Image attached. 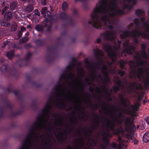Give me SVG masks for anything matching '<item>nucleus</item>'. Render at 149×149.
<instances>
[{"mask_svg": "<svg viewBox=\"0 0 149 149\" xmlns=\"http://www.w3.org/2000/svg\"><path fill=\"white\" fill-rule=\"evenodd\" d=\"M33 9V6L31 5H30L28 6L26 8V10L29 12H30L32 11Z\"/></svg>", "mask_w": 149, "mask_h": 149, "instance_id": "obj_31", "label": "nucleus"}, {"mask_svg": "<svg viewBox=\"0 0 149 149\" xmlns=\"http://www.w3.org/2000/svg\"><path fill=\"white\" fill-rule=\"evenodd\" d=\"M104 91L106 93H108L107 90V88H106L105 87L104 88Z\"/></svg>", "mask_w": 149, "mask_h": 149, "instance_id": "obj_52", "label": "nucleus"}, {"mask_svg": "<svg viewBox=\"0 0 149 149\" xmlns=\"http://www.w3.org/2000/svg\"><path fill=\"white\" fill-rule=\"evenodd\" d=\"M74 65H69L67 66V69L69 73L68 74H64L61 76L60 80L65 81L67 79L70 80L68 86L70 89H68L62 85H58L54 88V95L59 100V104H62L64 102L66 101H74V97L77 92L79 91L82 86V79L84 76L83 70L81 68H77V76L71 72L74 68Z\"/></svg>", "mask_w": 149, "mask_h": 149, "instance_id": "obj_3", "label": "nucleus"}, {"mask_svg": "<svg viewBox=\"0 0 149 149\" xmlns=\"http://www.w3.org/2000/svg\"><path fill=\"white\" fill-rule=\"evenodd\" d=\"M144 127H143V128H140L141 129H144Z\"/></svg>", "mask_w": 149, "mask_h": 149, "instance_id": "obj_62", "label": "nucleus"}, {"mask_svg": "<svg viewBox=\"0 0 149 149\" xmlns=\"http://www.w3.org/2000/svg\"><path fill=\"white\" fill-rule=\"evenodd\" d=\"M134 144H137L138 143V141L137 140L135 139L134 140Z\"/></svg>", "mask_w": 149, "mask_h": 149, "instance_id": "obj_48", "label": "nucleus"}, {"mask_svg": "<svg viewBox=\"0 0 149 149\" xmlns=\"http://www.w3.org/2000/svg\"><path fill=\"white\" fill-rule=\"evenodd\" d=\"M122 116V114L120 113L118 115V117H116L115 120H114V121L118 124H121L123 121V120L121 119Z\"/></svg>", "mask_w": 149, "mask_h": 149, "instance_id": "obj_15", "label": "nucleus"}, {"mask_svg": "<svg viewBox=\"0 0 149 149\" xmlns=\"http://www.w3.org/2000/svg\"><path fill=\"white\" fill-rule=\"evenodd\" d=\"M112 136V135L111 134L107 132L104 134L103 137V139L106 141L107 140L109 137H111Z\"/></svg>", "mask_w": 149, "mask_h": 149, "instance_id": "obj_20", "label": "nucleus"}, {"mask_svg": "<svg viewBox=\"0 0 149 149\" xmlns=\"http://www.w3.org/2000/svg\"><path fill=\"white\" fill-rule=\"evenodd\" d=\"M31 26L30 25H28L27 26V27L28 28H31Z\"/></svg>", "mask_w": 149, "mask_h": 149, "instance_id": "obj_57", "label": "nucleus"}, {"mask_svg": "<svg viewBox=\"0 0 149 149\" xmlns=\"http://www.w3.org/2000/svg\"><path fill=\"white\" fill-rule=\"evenodd\" d=\"M1 100L2 102L4 104V107L6 108H9V101L6 96L4 98L1 99Z\"/></svg>", "mask_w": 149, "mask_h": 149, "instance_id": "obj_14", "label": "nucleus"}, {"mask_svg": "<svg viewBox=\"0 0 149 149\" xmlns=\"http://www.w3.org/2000/svg\"><path fill=\"white\" fill-rule=\"evenodd\" d=\"M141 47L142 50L134 57L136 63L130 61V64L131 68L139 65L143 67L138 68L136 75L140 81L143 82L146 86H148L149 84V64L144 59H149V57L145 52L146 45L142 44Z\"/></svg>", "mask_w": 149, "mask_h": 149, "instance_id": "obj_5", "label": "nucleus"}, {"mask_svg": "<svg viewBox=\"0 0 149 149\" xmlns=\"http://www.w3.org/2000/svg\"><path fill=\"white\" fill-rule=\"evenodd\" d=\"M121 42L120 41H118L117 43H115L113 47L109 43H105L103 45V49L107 53L113 62H114L117 58L116 51L120 48Z\"/></svg>", "mask_w": 149, "mask_h": 149, "instance_id": "obj_8", "label": "nucleus"}, {"mask_svg": "<svg viewBox=\"0 0 149 149\" xmlns=\"http://www.w3.org/2000/svg\"><path fill=\"white\" fill-rule=\"evenodd\" d=\"M29 55H30L31 53H29Z\"/></svg>", "mask_w": 149, "mask_h": 149, "instance_id": "obj_63", "label": "nucleus"}, {"mask_svg": "<svg viewBox=\"0 0 149 149\" xmlns=\"http://www.w3.org/2000/svg\"><path fill=\"white\" fill-rule=\"evenodd\" d=\"M120 67L122 69H123L124 67V65L126 63V62L124 60H121L120 62Z\"/></svg>", "mask_w": 149, "mask_h": 149, "instance_id": "obj_30", "label": "nucleus"}, {"mask_svg": "<svg viewBox=\"0 0 149 149\" xmlns=\"http://www.w3.org/2000/svg\"><path fill=\"white\" fill-rule=\"evenodd\" d=\"M122 137L118 135V141L119 143V145L120 147H121V146H123L124 145V143H125V140H122Z\"/></svg>", "mask_w": 149, "mask_h": 149, "instance_id": "obj_19", "label": "nucleus"}, {"mask_svg": "<svg viewBox=\"0 0 149 149\" xmlns=\"http://www.w3.org/2000/svg\"><path fill=\"white\" fill-rule=\"evenodd\" d=\"M35 13L36 15H37L38 16H39L40 15V13L38 10H35Z\"/></svg>", "mask_w": 149, "mask_h": 149, "instance_id": "obj_42", "label": "nucleus"}, {"mask_svg": "<svg viewBox=\"0 0 149 149\" xmlns=\"http://www.w3.org/2000/svg\"><path fill=\"white\" fill-rule=\"evenodd\" d=\"M36 29L37 30L40 31L42 30V27L39 25H37L36 27Z\"/></svg>", "mask_w": 149, "mask_h": 149, "instance_id": "obj_34", "label": "nucleus"}, {"mask_svg": "<svg viewBox=\"0 0 149 149\" xmlns=\"http://www.w3.org/2000/svg\"><path fill=\"white\" fill-rule=\"evenodd\" d=\"M127 101L126 99H125L123 98L121 99V103L123 106L126 108H127Z\"/></svg>", "mask_w": 149, "mask_h": 149, "instance_id": "obj_24", "label": "nucleus"}, {"mask_svg": "<svg viewBox=\"0 0 149 149\" xmlns=\"http://www.w3.org/2000/svg\"><path fill=\"white\" fill-rule=\"evenodd\" d=\"M7 8V6L4 7L3 8L2 11V14H3L6 11Z\"/></svg>", "mask_w": 149, "mask_h": 149, "instance_id": "obj_38", "label": "nucleus"}, {"mask_svg": "<svg viewBox=\"0 0 149 149\" xmlns=\"http://www.w3.org/2000/svg\"><path fill=\"white\" fill-rule=\"evenodd\" d=\"M111 145L113 148H115L117 147V144L115 143H112Z\"/></svg>", "mask_w": 149, "mask_h": 149, "instance_id": "obj_45", "label": "nucleus"}, {"mask_svg": "<svg viewBox=\"0 0 149 149\" xmlns=\"http://www.w3.org/2000/svg\"><path fill=\"white\" fill-rule=\"evenodd\" d=\"M6 56L9 59V52H7Z\"/></svg>", "mask_w": 149, "mask_h": 149, "instance_id": "obj_46", "label": "nucleus"}, {"mask_svg": "<svg viewBox=\"0 0 149 149\" xmlns=\"http://www.w3.org/2000/svg\"><path fill=\"white\" fill-rule=\"evenodd\" d=\"M95 145V144L94 143L93 144H91L90 146L91 147H92L93 146H94Z\"/></svg>", "mask_w": 149, "mask_h": 149, "instance_id": "obj_55", "label": "nucleus"}, {"mask_svg": "<svg viewBox=\"0 0 149 149\" xmlns=\"http://www.w3.org/2000/svg\"><path fill=\"white\" fill-rule=\"evenodd\" d=\"M21 30L22 31H24L26 30V29L24 27H21Z\"/></svg>", "mask_w": 149, "mask_h": 149, "instance_id": "obj_47", "label": "nucleus"}, {"mask_svg": "<svg viewBox=\"0 0 149 149\" xmlns=\"http://www.w3.org/2000/svg\"><path fill=\"white\" fill-rule=\"evenodd\" d=\"M14 55V52L13 51H10V59Z\"/></svg>", "mask_w": 149, "mask_h": 149, "instance_id": "obj_40", "label": "nucleus"}, {"mask_svg": "<svg viewBox=\"0 0 149 149\" xmlns=\"http://www.w3.org/2000/svg\"><path fill=\"white\" fill-rule=\"evenodd\" d=\"M54 119V123L55 125H61L63 121L60 118L55 117Z\"/></svg>", "mask_w": 149, "mask_h": 149, "instance_id": "obj_16", "label": "nucleus"}, {"mask_svg": "<svg viewBox=\"0 0 149 149\" xmlns=\"http://www.w3.org/2000/svg\"><path fill=\"white\" fill-rule=\"evenodd\" d=\"M102 36H104L105 39L109 40H114L116 38L115 33L113 31H109L102 35Z\"/></svg>", "mask_w": 149, "mask_h": 149, "instance_id": "obj_11", "label": "nucleus"}, {"mask_svg": "<svg viewBox=\"0 0 149 149\" xmlns=\"http://www.w3.org/2000/svg\"><path fill=\"white\" fill-rule=\"evenodd\" d=\"M8 43V42L7 40L5 41L3 43V45L2 46V48H4Z\"/></svg>", "mask_w": 149, "mask_h": 149, "instance_id": "obj_37", "label": "nucleus"}, {"mask_svg": "<svg viewBox=\"0 0 149 149\" xmlns=\"http://www.w3.org/2000/svg\"><path fill=\"white\" fill-rule=\"evenodd\" d=\"M11 29L10 31H15L17 29V25L16 23H13L11 25Z\"/></svg>", "mask_w": 149, "mask_h": 149, "instance_id": "obj_26", "label": "nucleus"}, {"mask_svg": "<svg viewBox=\"0 0 149 149\" xmlns=\"http://www.w3.org/2000/svg\"><path fill=\"white\" fill-rule=\"evenodd\" d=\"M60 16L61 17H62L63 16H66V15L65 13H62L61 14Z\"/></svg>", "mask_w": 149, "mask_h": 149, "instance_id": "obj_51", "label": "nucleus"}, {"mask_svg": "<svg viewBox=\"0 0 149 149\" xmlns=\"http://www.w3.org/2000/svg\"><path fill=\"white\" fill-rule=\"evenodd\" d=\"M46 22V24L45 25V26H47V25L48 24H50V22L49 21H47V20H46L45 21Z\"/></svg>", "mask_w": 149, "mask_h": 149, "instance_id": "obj_49", "label": "nucleus"}, {"mask_svg": "<svg viewBox=\"0 0 149 149\" xmlns=\"http://www.w3.org/2000/svg\"><path fill=\"white\" fill-rule=\"evenodd\" d=\"M4 18L7 21L9 20V11L5 14L4 15Z\"/></svg>", "mask_w": 149, "mask_h": 149, "instance_id": "obj_27", "label": "nucleus"}, {"mask_svg": "<svg viewBox=\"0 0 149 149\" xmlns=\"http://www.w3.org/2000/svg\"><path fill=\"white\" fill-rule=\"evenodd\" d=\"M101 39L100 38H98L97 40V42L98 43H100L101 42Z\"/></svg>", "mask_w": 149, "mask_h": 149, "instance_id": "obj_50", "label": "nucleus"}, {"mask_svg": "<svg viewBox=\"0 0 149 149\" xmlns=\"http://www.w3.org/2000/svg\"><path fill=\"white\" fill-rule=\"evenodd\" d=\"M51 15V13L50 12L47 11L44 13L43 16L45 18L48 19L49 17Z\"/></svg>", "mask_w": 149, "mask_h": 149, "instance_id": "obj_25", "label": "nucleus"}, {"mask_svg": "<svg viewBox=\"0 0 149 149\" xmlns=\"http://www.w3.org/2000/svg\"><path fill=\"white\" fill-rule=\"evenodd\" d=\"M42 3L44 5H46L47 4L46 0H42Z\"/></svg>", "mask_w": 149, "mask_h": 149, "instance_id": "obj_44", "label": "nucleus"}, {"mask_svg": "<svg viewBox=\"0 0 149 149\" xmlns=\"http://www.w3.org/2000/svg\"><path fill=\"white\" fill-rule=\"evenodd\" d=\"M145 121L149 125V117H147L145 119Z\"/></svg>", "mask_w": 149, "mask_h": 149, "instance_id": "obj_43", "label": "nucleus"}, {"mask_svg": "<svg viewBox=\"0 0 149 149\" xmlns=\"http://www.w3.org/2000/svg\"><path fill=\"white\" fill-rule=\"evenodd\" d=\"M7 90L8 93H9V87H8L7 89Z\"/></svg>", "mask_w": 149, "mask_h": 149, "instance_id": "obj_54", "label": "nucleus"}, {"mask_svg": "<svg viewBox=\"0 0 149 149\" xmlns=\"http://www.w3.org/2000/svg\"><path fill=\"white\" fill-rule=\"evenodd\" d=\"M51 102L47 103L43 110V114L33 124L20 149H38L39 145L43 148H50L51 140L47 132L51 133L52 121L49 119Z\"/></svg>", "mask_w": 149, "mask_h": 149, "instance_id": "obj_2", "label": "nucleus"}, {"mask_svg": "<svg viewBox=\"0 0 149 149\" xmlns=\"http://www.w3.org/2000/svg\"><path fill=\"white\" fill-rule=\"evenodd\" d=\"M144 17L141 18L140 22L138 19H135L134 20V23L137 26L140 25L141 23L143 24V29L145 31V32L142 33L141 31L136 29L132 30L131 32H129L128 31H124L123 33L120 35L122 38H123L127 36H131L135 38L134 41L135 43L138 42V40L136 38V36H141V37L144 38L149 39V19L145 22H143L144 20Z\"/></svg>", "mask_w": 149, "mask_h": 149, "instance_id": "obj_6", "label": "nucleus"}, {"mask_svg": "<svg viewBox=\"0 0 149 149\" xmlns=\"http://www.w3.org/2000/svg\"><path fill=\"white\" fill-rule=\"evenodd\" d=\"M68 5L66 2L63 3L62 5V9L63 10H65L68 8Z\"/></svg>", "mask_w": 149, "mask_h": 149, "instance_id": "obj_32", "label": "nucleus"}, {"mask_svg": "<svg viewBox=\"0 0 149 149\" xmlns=\"http://www.w3.org/2000/svg\"><path fill=\"white\" fill-rule=\"evenodd\" d=\"M26 34H27L28 35H29V33H27Z\"/></svg>", "mask_w": 149, "mask_h": 149, "instance_id": "obj_64", "label": "nucleus"}, {"mask_svg": "<svg viewBox=\"0 0 149 149\" xmlns=\"http://www.w3.org/2000/svg\"><path fill=\"white\" fill-rule=\"evenodd\" d=\"M28 38L26 37L23 38L20 40L21 43H23L26 42L28 40Z\"/></svg>", "mask_w": 149, "mask_h": 149, "instance_id": "obj_33", "label": "nucleus"}, {"mask_svg": "<svg viewBox=\"0 0 149 149\" xmlns=\"http://www.w3.org/2000/svg\"><path fill=\"white\" fill-rule=\"evenodd\" d=\"M125 125V130H124L121 127H119L114 132L115 134L118 135L121 134L125 138H127L129 140H131V142H133L132 140V139L133 135L130 132L131 129L135 127V126L133 124V120L132 117H128L127 118L124 122Z\"/></svg>", "mask_w": 149, "mask_h": 149, "instance_id": "obj_7", "label": "nucleus"}, {"mask_svg": "<svg viewBox=\"0 0 149 149\" xmlns=\"http://www.w3.org/2000/svg\"><path fill=\"white\" fill-rule=\"evenodd\" d=\"M6 61V60L4 58H0V62L1 63H5Z\"/></svg>", "mask_w": 149, "mask_h": 149, "instance_id": "obj_39", "label": "nucleus"}, {"mask_svg": "<svg viewBox=\"0 0 149 149\" xmlns=\"http://www.w3.org/2000/svg\"><path fill=\"white\" fill-rule=\"evenodd\" d=\"M133 74H133V76H135L136 75L135 74V72H134L133 73Z\"/></svg>", "mask_w": 149, "mask_h": 149, "instance_id": "obj_59", "label": "nucleus"}, {"mask_svg": "<svg viewBox=\"0 0 149 149\" xmlns=\"http://www.w3.org/2000/svg\"><path fill=\"white\" fill-rule=\"evenodd\" d=\"M116 0H100L91 15V20L88 23L97 29H112L116 22L115 16L120 14L123 11L119 7ZM123 9H131L132 6L128 4L136 3V0H121Z\"/></svg>", "mask_w": 149, "mask_h": 149, "instance_id": "obj_1", "label": "nucleus"}, {"mask_svg": "<svg viewBox=\"0 0 149 149\" xmlns=\"http://www.w3.org/2000/svg\"><path fill=\"white\" fill-rule=\"evenodd\" d=\"M67 148V149H72V148L71 147H69V146Z\"/></svg>", "mask_w": 149, "mask_h": 149, "instance_id": "obj_56", "label": "nucleus"}, {"mask_svg": "<svg viewBox=\"0 0 149 149\" xmlns=\"http://www.w3.org/2000/svg\"><path fill=\"white\" fill-rule=\"evenodd\" d=\"M47 10V8L46 7H44L42 8L41 11V13L42 14H44L46 12Z\"/></svg>", "mask_w": 149, "mask_h": 149, "instance_id": "obj_35", "label": "nucleus"}, {"mask_svg": "<svg viewBox=\"0 0 149 149\" xmlns=\"http://www.w3.org/2000/svg\"><path fill=\"white\" fill-rule=\"evenodd\" d=\"M129 86L131 91H133L135 88H137V84L135 82L130 83L129 84Z\"/></svg>", "mask_w": 149, "mask_h": 149, "instance_id": "obj_18", "label": "nucleus"}, {"mask_svg": "<svg viewBox=\"0 0 149 149\" xmlns=\"http://www.w3.org/2000/svg\"><path fill=\"white\" fill-rule=\"evenodd\" d=\"M143 141L145 143L149 141V132H147L144 135L143 138Z\"/></svg>", "mask_w": 149, "mask_h": 149, "instance_id": "obj_17", "label": "nucleus"}, {"mask_svg": "<svg viewBox=\"0 0 149 149\" xmlns=\"http://www.w3.org/2000/svg\"><path fill=\"white\" fill-rule=\"evenodd\" d=\"M22 32L21 31H19L18 33V36L19 37V38H20L22 36Z\"/></svg>", "mask_w": 149, "mask_h": 149, "instance_id": "obj_41", "label": "nucleus"}, {"mask_svg": "<svg viewBox=\"0 0 149 149\" xmlns=\"http://www.w3.org/2000/svg\"><path fill=\"white\" fill-rule=\"evenodd\" d=\"M17 5V2H14L10 6V9L12 10H14L16 8Z\"/></svg>", "mask_w": 149, "mask_h": 149, "instance_id": "obj_28", "label": "nucleus"}, {"mask_svg": "<svg viewBox=\"0 0 149 149\" xmlns=\"http://www.w3.org/2000/svg\"><path fill=\"white\" fill-rule=\"evenodd\" d=\"M139 106V104L138 103H136L134 105L128 106L129 110L126 112L131 115L132 117L135 116L136 115V111L138 110Z\"/></svg>", "mask_w": 149, "mask_h": 149, "instance_id": "obj_9", "label": "nucleus"}, {"mask_svg": "<svg viewBox=\"0 0 149 149\" xmlns=\"http://www.w3.org/2000/svg\"><path fill=\"white\" fill-rule=\"evenodd\" d=\"M123 47L124 48L123 52H126L127 54H132V52L134 51V46L130 45L128 41H126L124 43Z\"/></svg>", "mask_w": 149, "mask_h": 149, "instance_id": "obj_10", "label": "nucleus"}, {"mask_svg": "<svg viewBox=\"0 0 149 149\" xmlns=\"http://www.w3.org/2000/svg\"><path fill=\"white\" fill-rule=\"evenodd\" d=\"M81 0H75V1H81Z\"/></svg>", "mask_w": 149, "mask_h": 149, "instance_id": "obj_58", "label": "nucleus"}, {"mask_svg": "<svg viewBox=\"0 0 149 149\" xmlns=\"http://www.w3.org/2000/svg\"><path fill=\"white\" fill-rule=\"evenodd\" d=\"M133 23H131L128 26V27L129 28H130V27L131 26L133 25Z\"/></svg>", "mask_w": 149, "mask_h": 149, "instance_id": "obj_53", "label": "nucleus"}, {"mask_svg": "<svg viewBox=\"0 0 149 149\" xmlns=\"http://www.w3.org/2000/svg\"><path fill=\"white\" fill-rule=\"evenodd\" d=\"M114 81L116 84V86H114L113 87V90L115 92L118 91L119 88L122 87V83L120 79L117 77H115Z\"/></svg>", "mask_w": 149, "mask_h": 149, "instance_id": "obj_12", "label": "nucleus"}, {"mask_svg": "<svg viewBox=\"0 0 149 149\" xmlns=\"http://www.w3.org/2000/svg\"><path fill=\"white\" fill-rule=\"evenodd\" d=\"M4 108L2 106L0 107V118H3L4 116Z\"/></svg>", "mask_w": 149, "mask_h": 149, "instance_id": "obj_22", "label": "nucleus"}, {"mask_svg": "<svg viewBox=\"0 0 149 149\" xmlns=\"http://www.w3.org/2000/svg\"><path fill=\"white\" fill-rule=\"evenodd\" d=\"M22 1H26L27 0H22Z\"/></svg>", "mask_w": 149, "mask_h": 149, "instance_id": "obj_60", "label": "nucleus"}, {"mask_svg": "<svg viewBox=\"0 0 149 149\" xmlns=\"http://www.w3.org/2000/svg\"><path fill=\"white\" fill-rule=\"evenodd\" d=\"M136 14L138 15H141L143 14L144 12L141 10H137L136 11Z\"/></svg>", "mask_w": 149, "mask_h": 149, "instance_id": "obj_29", "label": "nucleus"}, {"mask_svg": "<svg viewBox=\"0 0 149 149\" xmlns=\"http://www.w3.org/2000/svg\"><path fill=\"white\" fill-rule=\"evenodd\" d=\"M9 69V66L8 64H5L3 65L1 68V70L3 73L7 72Z\"/></svg>", "mask_w": 149, "mask_h": 149, "instance_id": "obj_13", "label": "nucleus"}, {"mask_svg": "<svg viewBox=\"0 0 149 149\" xmlns=\"http://www.w3.org/2000/svg\"><path fill=\"white\" fill-rule=\"evenodd\" d=\"M98 63L96 65H93L89 63L88 61L85 62L91 72L90 76L92 81H102L105 82H109L110 79L108 76L109 71L111 73H115V69H111V65L113 63L105 62V60L99 58Z\"/></svg>", "mask_w": 149, "mask_h": 149, "instance_id": "obj_4", "label": "nucleus"}, {"mask_svg": "<svg viewBox=\"0 0 149 149\" xmlns=\"http://www.w3.org/2000/svg\"><path fill=\"white\" fill-rule=\"evenodd\" d=\"M118 73L121 76H123L124 74V72L120 70H119L118 71Z\"/></svg>", "mask_w": 149, "mask_h": 149, "instance_id": "obj_36", "label": "nucleus"}, {"mask_svg": "<svg viewBox=\"0 0 149 149\" xmlns=\"http://www.w3.org/2000/svg\"><path fill=\"white\" fill-rule=\"evenodd\" d=\"M115 127V124L113 122H109L107 124V127L113 130Z\"/></svg>", "mask_w": 149, "mask_h": 149, "instance_id": "obj_21", "label": "nucleus"}, {"mask_svg": "<svg viewBox=\"0 0 149 149\" xmlns=\"http://www.w3.org/2000/svg\"><path fill=\"white\" fill-rule=\"evenodd\" d=\"M95 53L96 55L99 56H102L104 55L103 52L101 50L96 49L95 51Z\"/></svg>", "mask_w": 149, "mask_h": 149, "instance_id": "obj_23", "label": "nucleus"}, {"mask_svg": "<svg viewBox=\"0 0 149 149\" xmlns=\"http://www.w3.org/2000/svg\"><path fill=\"white\" fill-rule=\"evenodd\" d=\"M137 128H139V126H138V125H137Z\"/></svg>", "mask_w": 149, "mask_h": 149, "instance_id": "obj_61", "label": "nucleus"}]
</instances>
